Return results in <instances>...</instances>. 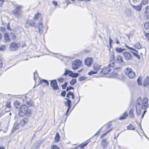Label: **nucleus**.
<instances>
[{"mask_svg":"<svg viewBox=\"0 0 149 149\" xmlns=\"http://www.w3.org/2000/svg\"><path fill=\"white\" fill-rule=\"evenodd\" d=\"M148 100L145 97L143 100L141 98L139 97L137 100L136 107L137 114L139 115L141 112V109H146L148 107Z\"/></svg>","mask_w":149,"mask_h":149,"instance_id":"obj_1","label":"nucleus"},{"mask_svg":"<svg viewBox=\"0 0 149 149\" xmlns=\"http://www.w3.org/2000/svg\"><path fill=\"white\" fill-rule=\"evenodd\" d=\"M31 114V110L28 109L27 106L25 104L21 107L18 112L19 115L21 117L24 116L25 115L29 116Z\"/></svg>","mask_w":149,"mask_h":149,"instance_id":"obj_2","label":"nucleus"},{"mask_svg":"<svg viewBox=\"0 0 149 149\" xmlns=\"http://www.w3.org/2000/svg\"><path fill=\"white\" fill-rule=\"evenodd\" d=\"M16 8L13 11V14L17 17H19L22 14V10L23 6L21 5H16Z\"/></svg>","mask_w":149,"mask_h":149,"instance_id":"obj_3","label":"nucleus"},{"mask_svg":"<svg viewBox=\"0 0 149 149\" xmlns=\"http://www.w3.org/2000/svg\"><path fill=\"white\" fill-rule=\"evenodd\" d=\"M81 61L79 60L76 59L73 61L72 63V68L73 70H76L80 66Z\"/></svg>","mask_w":149,"mask_h":149,"instance_id":"obj_4","label":"nucleus"},{"mask_svg":"<svg viewBox=\"0 0 149 149\" xmlns=\"http://www.w3.org/2000/svg\"><path fill=\"white\" fill-rule=\"evenodd\" d=\"M125 73L131 78H134L135 76V73L132 71V69L130 68H126L125 71Z\"/></svg>","mask_w":149,"mask_h":149,"instance_id":"obj_5","label":"nucleus"},{"mask_svg":"<svg viewBox=\"0 0 149 149\" xmlns=\"http://www.w3.org/2000/svg\"><path fill=\"white\" fill-rule=\"evenodd\" d=\"M115 61L119 65L121 66H123L125 64L122 57L120 55H118L116 56Z\"/></svg>","mask_w":149,"mask_h":149,"instance_id":"obj_6","label":"nucleus"},{"mask_svg":"<svg viewBox=\"0 0 149 149\" xmlns=\"http://www.w3.org/2000/svg\"><path fill=\"white\" fill-rule=\"evenodd\" d=\"M68 74L69 76L72 77H77L79 75V74L78 73H74L72 71H69L67 70H66L63 75L65 76Z\"/></svg>","mask_w":149,"mask_h":149,"instance_id":"obj_7","label":"nucleus"},{"mask_svg":"<svg viewBox=\"0 0 149 149\" xmlns=\"http://www.w3.org/2000/svg\"><path fill=\"white\" fill-rule=\"evenodd\" d=\"M122 54L125 59L126 60H131L132 58V55L129 52H124Z\"/></svg>","mask_w":149,"mask_h":149,"instance_id":"obj_8","label":"nucleus"},{"mask_svg":"<svg viewBox=\"0 0 149 149\" xmlns=\"http://www.w3.org/2000/svg\"><path fill=\"white\" fill-rule=\"evenodd\" d=\"M36 27L35 22L31 19H28L26 22L25 27L28 28L29 26Z\"/></svg>","mask_w":149,"mask_h":149,"instance_id":"obj_9","label":"nucleus"},{"mask_svg":"<svg viewBox=\"0 0 149 149\" xmlns=\"http://www.w3.org/2000/svg\"><path fill=\"white\" fill-rule=\"evenodd\" d=\"M18 46L17 43L15 42H12L10 44V49L11 51H15L17 50Z\"/></svg>","mask_w":149,"mask_h":149,"instance_id":"obj_10","label":"nucleus"},{"mask_svg":"<svg viewBox=\"0 0 149 149\" xmlns=\"http://www.w3.org/2000/svg\"><path fill=\"white\" fill-rule=\"evenodd\" d=\"M50 85L54 90H56L58 89V87L55 80H53L51 81Z\"/></svg>","mask_w":149,"mask_h":149,"instance_id":"obj_11","label":"nucleus"},{"mask_svg":"<svg viewBox=\"0 0 149 149\" xmlns=\"http://www.w3.org/2000/svg\"><path fill=\"white\" fill-rule=\"evenodd\" d=\"M42 20V19H40V21L38 23V27L39 33L40 34L42 33L43 32V27Z\"/></svg>","mask_w":149,"mask_h":149,"instance_id":"obj_12","label":"nucleus"},{"mask_svg":"<svg viewBox=\"0 0 149 149\" xmlns=\"http://www.w3.org/2000/svg\"><path fill=\"white\" fill-rule=\"evenodd\" d=\"M93 59L91 58H88L84 60V63L86 65L89 66L92 63Z\"/></svg>","mask_w":149,"mask_h":149,"instance_id":"obj_13","label":"nucleus"},{"mask_svg":"<svg viewBox=\"0 0 149 149\" xmlns=\"http://www.w3.org/2000/svg\"><path fill=\"white\" fill-rule=\"evenodd\" d=\"M111 70V69L110 68L105 67L101 70V73L104 75L109 74Z\"/></svg>","mask_w":149,"mask_h":149,"instance_id":"obj_14","label":"nucleus"},{"mask_svg":"<svg viewBox=\"0 0 149 149\" xmlns=\"http://www.w3.org/2000/svg\"><path fill=\"white\" fill-rule=\"evenodd\" d=\"M108 143L107 142V139H103L101 141L100 145L103 149H105L107 146Z\"/></svg>","mask_w":149,"mask_h":149,"instance_id":"obj_15","label":"nucleus"},{"mask_svg":"<svg viewBox=\"0 0 149 149\" xmlns=\"http://www.w3.org/2000/svg\"><path fill=\"white\" fill-rule=\"evenodd\" d=\"M143 84L144 86L149 85V76H147L143 79Z\"/></svg>","mask_w":149,"mask_h":149,"instance_id":"obj_16","label":"nucleus"},{"mask_svg":"<svg viewBox=\"0 0 149 149\" xmlns=\"http://www.w3.org/2000/svg\"><path fill=\"white\" fill-rule=\"evenodd\" d=\"M29 121V119L27 118H24L22 119L20 122V125L23 126L26 124Z\"/></svg>","mask_w":149,"mask_h":149,"instance_id":"obj_17","label":"nucleus"},{"mask_svg":"<svg viewBox=\"0 0 149 149\" xmlns=\"http://www.w3.org/2000/svg\"><path fill=\"white\" fill-rule=\"evenodd\" d=\"M14 107L16 108H19L21 105L20 102L18 100L15 101L13 102Z\"/></svg>","mask_w":149,"mask_h":149,"instance_id":"obj_18","label":"nucleus"},{"mask_svg":"<svg viewBox=\"0 0 149 149\" xmlns=\"http://www.w3.org/2000/svg\"><path fill=\"white\" fill-rule=\"evenodd\" d=\"M132 6L135 9L139 11H140L141 9L142 6L141 4L139 6H134L132 5Z\"/></svg>","mask_w":149,"mask_h":149,"instance_id":"obj_19","label":"nucleus"},{"mask_svg":"<svg viewBox=\"0 0 149 149\" xmlns=\"http://www.w3.org/2000/svg\"><path fill=\"white\" fill-rule=\"evenodd\" d=\"M133 51H134L135 52H131L132 54H133V55L136 57L137 58L139 59H140L141 58V57L138 54V52L136 50V49H134V50H132Z\"/></svg>","mask_w":149,"mask_h":149,"instance_id":"obj_20","label":"nucleus"},{"mask_svg":"<svg viewBox=\"0 0 149 149\" xmlns=\"http://www.w3.org/2000/svg\"><path fill=\"white\" fill-rule=\"evenodd\" d=\"M4 38L6 42H9L10 40L8 34L6 33L4 34Z\"/></svg>","mask_w":149,"mask_h":149,"instance_id":"obj_21","label":"nucleus"},{"mask_svg":"<svg viewBox=\"0 0 149 149\" xmlns=\"http://www.w3.org/2000/svg\"><path fill=\"white\" fill-rule=\"evenodd\" d=\"M100 65H99L97 64H95L94 65L93 69L94 71H96V73L97 71L100 69Z\"/></svg>","mask_w":149,"mask_h":149,"instance_id":"obj_22","label":"nucleus"},{"mask_svg":"<svg viewBox=\"0 0 149 149\" xmlns=\"http://www.w3.org/2000/svg\"><path fill=\"white\" fill-rule=\"evenodd\" d=\"M128 116L126 112L125 111L123 114L122 116H120L119 118V120H123L125 119V118Z\"/></svg>","mask_w":149,"mask_h":149,"instance_id":"obj_23","label":"nucleus"},{"mask_svg":"<svg viewBox=\"0 0 149 149\" xmlns=\"http://www.w3.org/2000/svg\"><path fill=\"white\" fill-rule=\"evenodd\" d=\"M125 49H122L121 48H118V47H116V48L115 50L118 53H120L123 51H125Z\"/></svg>","mask_w":149,"mask_h":149,"instance_id":"obj_24","label":"nucleus"},{"mask_svg":"<svg viewBox=\"0 0 149 149\" xmlns=\"http://www.w3.org/2000/svg\"><path fill=\"white\" fill-rule=\"evenodd\" d=\"M133 111H134V109H131L130 110H129V115L130 117L131 118H133L134 117V113H133Z\"/></svg>","mask_w":149,"mask_h":149,"instance_id":"obj_25","label":"nucleus"},{"mask_svg":"<svg viewBox=\"0 0 149 149\" xmlns=\"http://www.w3.org/2000/svg\"><path fill=\"white\" fill-rule=\"evenodd\" d=\"M60 138V136L58 132H56L55 137V141L58 142L59 141Z\"/></svg>","mask_w":149,"mask_h":149,"instance_id":"obj_26","label":"nucleus"},{"mask_svg":"<svg viewBox=\"0 0 149 149\" xmlns=\"http://www.w3.org/2000/svg\"><path fill=\"white\" fill-rule=\"evenodd\" d=\"M115 65L114 60H110L109 63L108 65V66L111 68H112Z\"/></svg>","mask_w":149,"mask_h":149,"instance_id":"obj_27","label":"nucleus"},{"mask_svg":"<svg viewBox=\"0 0 149 149\" xmlns=\"http://www.w3.org/2000/svg\"><path fill=\"white\" fill-rule=\"evenodd\" d=\"M45 83V85H47V86H48L49 85V83L47 81V80L45 79H42L40 80V84L41 83Z\"/></svg>","mask_w":149,"mask_h":149,"instance_id":"obj_28","label":"nucleus"},{"mask_svg":"<svg viewBox=\"0 0 149 149\" xmlns=\"http://www.w3.org/2000/svg\"><path fill=\"white\" fill-rule=\"evenodd\" d=\"M127 129L128 130H134L135 129V127L131 124L127 126Z\"/></svg>","mask_w":149,"mask_h":149,"instance_id":"obj_29","label":"nucleus"},{"mask_svg":"<svg viewBox=\"0 0 149 149\" xmlns=\"http://www.w3.org/2000/svg\"><path fill=\"white\" fill-rule=\"evenodd\" d=\"M120 68H115L114 69V71L113 72L112 74L113 75H115L116 76L117 75V73L116 72V70H118L119 71L120 70Z\"/></svg>","mask_w":149,"mask_h":149,"instance_id":"obj_30","label":"nucleus"},{"mask_svg":"<svg viewBox=\"0 0 149 149\" xmlns=\"http://www.w3.org/2000/svg\"><path fill=\"white\" fill-rule=\"evenodd\" d=\"M89 142V141H88L85 142L84 143H82L80 146V148L81 149H83L87 145Z\"/></svg>","mask_w":149,"mask_h":149,"instance_id":"obj_31","label":"nucleus"},{"mask_svg":"<svg viewBox=\"0 0 149 149\" xmlns=\"http://www.w3.org/2000/svg\"><path fill=\"white\" fill-rule=\"evenodd\" d=\"M134 47L137 49H140L141 48V46L139 42H137L134 45Z\"/></svg>","mask_w":149,"mask_h":149,"instance_id":"obj_32","label":"nucleus"},{"mask_svg":"<svg viewBox=\"0 0 149 149\" xmlns=\"http://www.w3.org/2000/svg\"><path fill=\"white\" fill-rule=\"evenodd\" d=\"M64 104L66 106L71 105V100H68V101L64 102Z\"/></svg>","mask_w":149,"mask_h":149,"instance_id":"obj_33","label":"nucleus"},{"mask_svg":"<svg viewBox=\"0 0 149 149\" xmlns=\"http://www.w3.org/2000/svg\"><path fill=\"white\" fill-rule=\"evenodd\" d=\"M26 103L29 107H31L32 105V103L31 101L29 99V100H26Z\"/></svg>","mask_w":149,"mask_h":149,"instance_id":"obj_34","label":"nucleus"},{"mask_svg":"<svg viewBox=\"0 0 149 149\" xmlns=\"http://www.w3.org/2000/svg\"><path fill=\"white\" fill-rule=\"evenodd\" d=\"M76 82V79H72L70 81V84L72 85H74Z\"/></svg>","mask_w":149,"mask_h":149,"instance_id":"obj_35","label":"nucleus"},{"mask_svg":"<svg viewBox=\"0 0 149 149\" xmlns=\"http://www.w3.org/2000/svg\"><path fill=\"white\" fill-rule=\"evenodd\" d=\"M111 130H111H109L107 131L106 132L102 134L101 135L100 138L101 139L103 137L106 136L107 134Z\"/></svg>","mask_w":149,"mask_h":149,"instance_id":"obj_36","label":"nucleus"},{"mask_svg":"<svg viewBox=\"0 0 149 149\" xmlns=\"http://www.w3.org/2000/svg\"><path fill=\"white\" fill-rule=\"evenodd\" d=\"M6 46L5 45H1L0 47V51H4L6 50Z\"/></svg>","mask_w":149,"mask_h":149,"instance_id":"obj_37","label":"nucleus"},{"mask_svg":"<svg viewBox=\"0 0 149 149\" xmlns=\"http://www.w3.org/2000/svg\"><path fill=\"white\" fill-rule=\"evenodd\" d=\"M22 126L21 125H20V124H16L15 126L14 127V129H19L20 128V127Z\"/></svg>","mask_w":149,"mask_h":149,"instance_id":"obj_38","label":"nucleus"},{"mask_svg":"<svg viewBox=\"0 0 149 149\" xmlns=\"http://www.w3.org/2000/svg\"><path fill=\"white\" fill-rule=\"evenodd\" d=\"M38 77V74L36 72H34L33 73V79L34 80L36 81V79Z\"/></svg>","mask_w":149,"mask_h":149,"instance_id":"obj_39","label":"nucleus"},{"mask_svg":"<svg viewBox=\"0 0 149 149\" xmlns=\"http://www.w3.org/2000/svg\"><path fill=\"white\" fill-rule=\"evenodd\" d=\"M137 82L138 84L139 85H142V83L141 80V78L140 77H139L137 80Z\"/></svg>","mask_w":149,"mask_h":149,"instance_id":"obj_40","label":"nucleus"},{"mask_svg":"<svg viewBox=\"0 0 149 149\" xmlns=\"http://www.w3.org/2000/svg\"><path fill=\"white\" fill-rule=\"evenodd\" d=\"M40 14L39 13H37L36 14L34 17V20L37 19L38 18V16L39 15H40Z\"/></svg>","mask_w":149,"mask_h":149,"instance_id":"obj_41","label":"nucleus"},{"mask_svg":"<svg viewBox=\"0 0 149 149\" xmlns=\"http://www.w3.org/2000/svg\"><path fill=\"white\" fill-rule=\"evenodd\" d=\"M144 17H145L146 19H149V13H147L145 12V13L144 14Z\"/></svg>","mask_w":149,"mask_h":149,"instance_id":"obj_42","label":"nucleus"},{"mask_svg":"<svg viewBox=\"0 0 149 149\" xmlns=\"http://www.w3.org/2000/svg\"><path fill=\"white\" fill-rule=\"evenodd\" d=\"M5 105L6 107L10 108L11 107L10 103L9 102H6Z\"/></svg>","mask_w":149,"mask_h":149,"instance_id":"obj_43","label":"nucleus"},{"mask_svg":"<svg viewBox=\"0 0 149 149\" xmlns=\"http://www.w3.org/2000/svg\"><path fill=\"white\" fill-rule=\"evenodd\" d=\"M144 27L146 29H148L149 28V23L146 22L144 25Z\"/></svg>","mask_w":149,"mask_h":149,"instance_id":"obj_44","label":"nucleus"},{"mask_svg":"<svg viewBox=\"0 0 149 149\" xmlns=\"http://www.w3.org/2000/svg\"><path fill=\"white\" fill-rule=\"evenodd\" d=\"M86 78V77L84 76H81L79 78V80L80 81H82L84 80Z\"/></svg>","mask_w":149,"mask_h":149,"instance_id":"obj_45","label":"nucleus"},{"mask_svg":"<svg viewBox=\"0 0 149 149\" xmlns=\"http://www.w3.org/2000/svg\"><path fill=\"white\" fill-rule=\"evenodd\" d=\"M96 73V71H95L91 70V71L89 72L88 74L89 75H91L92 74H95Z\"/></svg>","mask_w":149,"mask_h":149,"instance_id":"obj_46","label":"nucleus"},{"mask_svg":"<svg viewBox=\"0 0 149 149\" xmlns=\"http://www.w3.org/2000/svg\"><path fill=\"white\" fill-rule=\"evenodd\" d=\"M67 85V82H65L64 84L61 85V86L62 89H64L66 87Z\"/></svg>","mask_w":149,"mask_h":149,"instance_id":"obj_47","label":"nucleus"},{"mask_svg":"<svg viewBox=\"0 0 149 149\" xmlns=\"http://www.w3.org/2000/svg\"><path fill=\"white\" fill-rule=\"evenodd\" d=\"M115 56L113 53L111 55L110 58V60H114Z\"/></svg>","mask_w":149,"mask_h":149,"instance_id":"obj_48","label":"nucleus"},{"mask_svg":"<svg viewBox=\"0 0 149 149\" xmlns=\"http://www.w3.org/2000/svg\"><path fill=\"white\" fill-rule=\"evenodd\" d=\"M147 13H149V6H146L145 8V12Z\"/></svg>","mask_w":149,"mask_h":149,"instance_id":"obj_49","label":"nucleus"},{"mask_svg":"<svg viewBox=\"0 0 149 149\" xmlns=\"http://www.w3.org/2000/svg\"><path fill=\"white\" fill-rule=\"evenodd\" d=\"M64 80V78H60L58 79V81L60 83H62L63 82Z\"/></svg>","mask_w":149,"mask_h":149,"instance_id":"obj_50","label":"nucleus"},{"mask_svg":"<svg viewBox=\"0 0 149 149\" xmlns=\"http://www.w3.org/2000/svg\"><path fill=\"white\" fill-rule=\"evenodd\" d=\"M51 149H60L55 145H53L51 147Z\"/></svg>","mask_w":149,"mask_h":149,"instance_id":"obj_51","label":"nucleus"},{"mask_svg":"<svg viewBox=\"0 0 149 149\" xmlns=\"http://www.w3.org/2000/svg\"><path fill=\"white\" fill-rule=\"evenodd\" d=\"M148 3V0H143L142 3L144 5L147 4Z\"/></svg>","mask_w":149,"mask_h":149,"instance_id":"obj_52","label":"nucleus"},{"mask_svg":"<svg viewBox=\"0 0 149 149\" xmlns=\"http://www.w3.org/2000/svg\"><path fill=\"white\" fill-rule=\"evenodd\" d=\"M66 92L65 91H62L61 92V95L63 97H65V95H66Z\"/></svg>","mask_w":149,"mask_h":149,"instance_id":"obj_53","label":"nucleus"},{"mask_svg":"<svg viewBox=\"0 0 149 149\" xmlns=\"http://www.w3.org/2000/svg\"><path fill=\"white\" fill-rule=\"evenodd\" d=\"M111 122H109L107 124L105 125V126H106L108 128H109L111 127Z\"/></svg>","mask_w":149,"mask_h":149,"instance_id":"obj_54","label":"nucleus"},{"mask_svg":"<svg viewBox=\"0 0 149 149\" xmlns=\"http://www.w3.org/2000/svg\"><path fill=\"white\" fill-rule=\"evenodd\" d=\"M74 88L72 86H70L69 87H67L66 88V91H68L69 90L73 89Z\"/></svg>","mask_w":149,"mask_h":149,"instance_id":"obj_55","label":"nucleus"},{"mask_svg":"<svg viewBox=\"0 0 149 149\" xmlns=\"http://www.w3.org/2000/svg\"><path fill=\"white\" fill-rule=\"evenodd\" d=\"M145 36L146 37H147L148 40H149V33H145L144 32Z\"/></svg>","mask_w":149,"mask_h":149,"instance_id":"obj_56","label":"nucleus"},{"mask_svg":"<svg viewBox=\"0 0 149 149\" xmlns=\"http://www.w3.org/2000/svg\"><path fill=\"white\" fill-rule=\"evenodd\" d=\"M109 45L111 47V43L112 42V40L111 39V38L110 37H109Z\"/></svg>","mask_w":149,"mask_h":149,"instance_id":"obj_57","label":"nucleus"},{"mask_svg":"<svg viewBox=\"0 0 149 149\" xmlns=\"http://www.w3.org/2000/svg\"><path fill=\"white\" fill-rule=\"evenodd\" d=\"M127 13L126 15L128 16H129L131 14V11L130 10H128L127 11Z\"/></svg>","mask_w":149,"mask_h":149,"instance_id":"obj_58","label":"nucleus"},{"mask_svg":"<svg viewBox=\"0 0 149 149\" xmlns=\"http://www.w3.org/2000/svg\"><path fill=\"white\" fill-rule=\"evenodd\" d=\"M5 0H0V6H2L3 3L4 2Z\"/></svg>","mask_w":149,"mask_h":149,"instance_id":"obj_59","label":"nucleus"},{"mask_svg":"<svg viewBox=\"0 0 149 149\" xmlns=\"http://www.w3.org/2000/svg\"><path fill=\"white\" fill-rule=\"evenodd\" d=\"M11 36H12V37L13 38L12 39H14L15 38V34L14 33H11Z\"/></svg>","mask_w":149,"mask_h":149,"instance_id":"obj_60","label":"nucleus"},{"mask_svg":"<svg viewBox=\"0 0 149 149\" xmlns=\"http://www.w3.org/2000/svg\"><path fill=\"white\" fill-rule=\"evenodd\" d=\"M37 148V146H35L34 144H33L31 148L32 149H35Z\"/></svg>","mask_w":149,"mask_h":149,"instance_id":"obj_61","label":"nucleus"},{"mask_svg":"<svg viewBox=\"0 0 149 149\" xmlns=\"http://www.w3.org/2000/svg\"><path fill=\"white\" fill-rule=\"evenodd\" d=\"M146 112H147V110H145L144 111L143 113V115L142 116V118H143L144 116L145 113H146Z\"/></svg>","mask_w":149,"mask_h":149,"instance_id":"obj_62","label":"nucleus"},{"mask_svg":"<svg viewBox=\"0 0 149 149\" xmlns=\"http://www.w3.org/2000/svg\"><path fill=\"white\" fill-rule=\"evenodd\" d=\"M73 93L72 92H68L67 94H68V95L70 96V95H72L73 94Z\"/></svg>","mask_w":149,"mask_h":149,"instance_id":"obj_63","label":"nucleus"},{"mask_svg":"<svg viewBox=\"0 0 149 149\" xmlns=\"http://www.w3.org/2000/svg\"><path fill=\"white\" fill-rule=\"evenodd\" d=\"M53 3L55 6H56L57 5V2L56 1H53L52 2Z\"/></svg>","mask_w":149,"mask_h":149,"instance_id":"obj_64","label":"nucleus"}]
</instances>
